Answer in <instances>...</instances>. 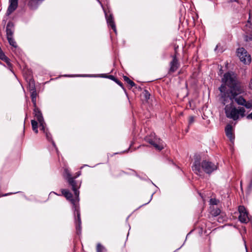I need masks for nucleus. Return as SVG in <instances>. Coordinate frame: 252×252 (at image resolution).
I'll use <instances>...</instances> for the list:
<instances>
[{
	"instance_id": "f257e3e1",
	"label": "nucleus",
	"mask_w": 252,
	"mask_h": 252,
	"mask_svg": "<svg viewBox=\"0 0 252 252\" xmlns=\"http://www.w3.org/2000/svg\"><path fill=\"white\" fill-rule=\"evenodd\" d=\"M220 100L225 106L224 110L227 118L236 121L239 119L240 117L243 118L245 116V109L242 107L236 108L229 96L220 94Z\"/></svg>"
},
{
	"instance_id": "f03ea898",
	"label": "nucleus",
	"mask_w": 252,
	"mask_h": 252,
	"mask_svg": "<svg viewBox=\"0 0 252 252\" xmlns=\"http://www.w3.org/2000/svg\"><path fill=\"white\" fill-rule=\"evenodd\" d=\"M222 85L226 88L227 86L229 89L226 88V91H240V82L238 80L237 75L232 71H228L224 74L221 79Z\"/></svg>"
},
{
	"instance_id": "7ed1b4c3",
	"label": "nucleus",
	"mask_w": 252,
	"mask_h": 252,
	"mask_svg": "<svg viewBox=\"0 0 252 252\" xmlns=\"http://www.w3.org/2000/svg\"><path fill=\"white\" fill-rule=\"evenodd\" d=\"M218 168L217 165L207 160H203L201 163L199 159H195L192 166V169L194 173L199 175L201 169L207 174H211Z\"/></svg>"
},
{
	"instance_id": "20e7f679",
	"label": "nucleus",
	"mask_w": 252,
	"mask_h": 252,
	"mask_svg": "<svg viewBox=\"0 0 252 252\" xmlns=\"http://www.w3.org/2000/svg\"><path fill=\"white\" fill-rule=\"evenodd\" d=\"M62 194L71 203L75 205V200L73 198L72 193L67 189H63L61 190ZM74 215L75 216V222L77 233L79 234L81 231V220L80 212L79 208L74 206Z\"/></svg>"
},
{
	"instance_id": "39448f33",
	"label": "nucleus",
	"mask_w": 252,
	"mask_h": 252,
	"mask_svg": "<svg viewBox=\"0 0 252 252\" xmlns=\"http://www.w3.org/2000/svg\"><path fill=\"white\" fill-rule=\"evenodd\" d=\"M219 90L220 92V94L229 96L232 100L233 104L234 102H236L238 105H244V104L246 102V100L242 96L238 95L243 92L241 88L239 92L237 91H226V88L223 85H222L219 88Z\"/></svg>"
},
{
	"instance_id": "423d86ee",
	"label": "nucleus",
	"mask_w": 252,
	"mask_h": 252,
	"mask_svg": "<svg viewBox=\"0 0 252 252\" xmlns=\"http://www.w3.org/2000/svg\"><path fill=\"white\" fill-rule=\"evenodd\" d=\"M81 172L79 171L76 173L74 177H72L69 170L67 168H64L63 175L64 178L67 180L68 184L71 186L72 189L74 191L77 199L79 198V191L78 189L80 188V185L79 186L77 185L75 179L81 175Z\"/></svg>"
},
{
	"instance_id": "0eeeda50",
	"label": "nucleus",
	"mask_w": 252,
	"mask_h": 252,
	"mask_svg": "<svg viewBox=\"0 0 252 252\" xmlns=\"http://www.w3.org/2000/svg\"><path fill=\"white\" fill-rule=\"evenodd\" d=\"M145 140L158 151H161L164 148L163 141L157 137L155 133H151L149 136H146Z\"/></svg>"
},
{
	"instance_id": "6e6552de",
	"label": "nucleus",
	"mask_w": 252,
	"mask_h": 252,
	"mask_svg": "<svg viewBox=\"0 0 252 252\" xmlns=\"http://www.w3.org/2000/svg\"><path fill=\"white\" fill-rule=\"evenodd\" d=\"M237 56L240 61L245 64L250 63L251 62V57L247 51L244 48H240L237 50Z\"/></svg>"
},
{
	"instance_id": "1a4fd4ad",
	"label": "nucleus",
	"mask_w": 252,
	"mask_h": 252,
	"mask_svg": "<svg viewBox=\"0 0 252 252\" xmlns=\"http://www.w3.org/2000/svg\"><path fill=\"white\" fill-rule=\"evenodd\" d=\"M29 90L31 93V97L32 101L33 103V106L35 107L36 105V96L37 93L34 85V80L32 79H30L29 82Z\"/></svg>"
},
{
	"instance_id": "9d476101",
	"label": "nucleus",
	"mask_w": 252,
	"mask_h": 252,
	"mask_svg": "<svg viewBox=\"0 0 252 252\" xmlns=\"http://www.w3.org/2000/svg\"><path fill=\"white\" fill-rule=\"evenodd\" d=\"M239 216L238 219L242 223H247L249 221L248 213L244 206H240L238 207Z\"/></svg>"
},
{
	"instance_id": "9b49d317",
	"label": "nucleus",
	"mask_w": 252,
	"mask_h": 252,
	"mask_svg": "<svg viewBox=\"0 0 252 252\" xmlns=\"http://www.w3.org/2000/svg\"><path fill=\"white\" fill-rule=\"evenodd\" d=\"M33 113L34 115V117L36 118L37 120L39 123L40 127L41 129H44V125H46L45 123L44 122L43 117L42 116V114L39 109L38 108L36 107H34Z\"/></svg>"
},
{
	"instance_id": "f8f14e48",
	"label": "nucleus",
	"mask_w": 252,
	"mask_h": 252,
	"mask_svg": "<svg viewBox=\"0 0 252 252\" xmlns=\"http://www.w3.org/2000/svg\"><path fill=\"white\" fill-rule=\"evenodd\" d=\"M18 0H9V6L6 11L5 15L9 16L13 13L18 7Z\"/></svg>"
},
{
	"instance_id": "ddd939ff",
	"label": "nucleus",
	"mask_w": 252,
	"mask_h": 252,
	"mask_svg": "<svg viewBox=\"0 0 252 252\" xmlns=\"http://www.w3.org/2000/svg\"><path fill=\"white\" fill-rule=\"evenodd\" d=\"M104 12L108 26L112 28V29L113 30L115 33H117L116 27L114 22V19L113 15L112 14H110L109 15H108L106 12L105 11Z\"/></svg>"
},
{
	"instance_id": "4468645a",
	"label": "nucleus",
	"mask_w": 252,
	"mask_h": 252,
	"mask_svg": "<svg viewBox=\"0 0 252 252\" xmlns=\"http://www.w3.org/2000/svg\"><path fill=\"white\" fill-rule=\"evenodd\" d=\"M179 67V63L176 56L175 55L172 57V60L170 63V68L169 72L170 73H173L177 70Z\"/></svg>"
},
{
	"instance_id": "2eb2a0df",
	"label": "nucleus",
	"mask_w": 252,
	"mask_h": 252,
	"mask_svg": "<svg viewBox=\"0 0 252 252\" xmlns=\"http://www.w3.org/2000/svg\"><path fill=\"white\" fill-rule=\"evenodd\" d=\"M44 0H29L28 2V6L30 9L34 10L38 8Z\"/></svg>"
},
{
	"instance_id": "dca6fc26",
	"label": "nucleus",
	"mask_w": 252,
	"mask_h": 252,
	"mask_svg": "<svg viewBox=\"0 0 252 252\" xmlns=\"http://www.w3.org/2000/svg\"><path fill=\"white\" fill-rule=\"evenodd\" d=\"M225 131L226 136L231 141H232L234 139V136L232 126L229 124L227 125L225 127Z\"/></svg>"
},
{
	"instance_id": "f3484780",
	"label": "nucleus",
	"mask_w": 252,
	"mask_h": 252,
	"mask_svg": "<svg viewBox=\"0 0 252 252\" xmlns=\"http://www.w3.org/2000/svg\"><path fill=\"white\" fill-rule=\"evenodd\" d=\"M14 31V24L11 22H9L6 27V36H13Z\"/></svg>"
},
{
	"instance_id": "a211bd4d",
	"label": "nucleus",
	"mask_w": 252,
	"mask_h": 252,
	"mask_svg": "<svg viewBox=\"0 0 252 252\" xmlns=\"http://www.w3.org/2000/svg\"><path fill=\"white\" fill-rule=\"evenodd\" d=\"M41 130L43 131V132L45 134V135H46V139L49 141H51L52 142V143L53 144V145L54 146V147H56V145H55V142L53 141L52 138V135L51 134V133L48 131V129L47 128H46L45 127V125H44V129H41Z\"/></svg>"
},
{
	"instance_id": "6ab92c4d",
	"label": "nucleus",
	"mask_w": 252,
	"mask_h": 252,
	"mask_svg": "<svg viewBox=\"0 0 252 252\" xmlns=\"http://www.w3.org/2000/svg\"><path fill=\"white\" fill-rule=\"evenodd\" d=\"M31 124H32V129L33 131H34L35 133H38V129H37L38 128V123H37V122L34 120H32L31 121Z\"/></svg>"
},
{
	"instance_id": "aec40b11",
	"label": "nucleus",
	"mask_w": 252,
	"mask_h": 252,
	"mask_svg": "<svg viewBox=\"0 0 252 252\" xmlns=\"http://www.w3.org/2000/svg\"><path fill=\"white\" fill-rule=\"evenodd\" d=\"M7 37V39L8 40V41L9 43V44L16 48L17 47V44H16V42H15L14 39L13 38V36H6Z\"/></svg>"
},
{
	"instance_id": "412c9836",
	"label": "nucleus",
	"mask_w": 252,
	"mask_h": 252,
	"mask_svg": "<svg viewBox=\"0 0 252 252\" xmlns=\"http://www.w3.org/2000/svg\"><path fill=\"white\" fill-rule=\"evenodd\" d=\"M124 79L125 81H126L128 84L130 85L131 87H134L135 86V84L134 82L131 80L128 77L126 76H123Z\"/></svg>"
},
{
	"instance_id": "4be33fe9",
	"label": "nucleus",
	"mask_w": 252,
	"mask_h": 252,
	"mask_svg": "<svg viewBox=\"0 0 252 252\" xmlns=\"http://www.w3.org/2000/svg\"><path fill=\"white\" fill-rule=\"evenodd\" d=\"M248 178L250 181L248 188L249 190H251L252 189V172L248 174Z\"/></svg>"
},
{
	"instance_id": "5701e85b",
	"label": "nucleus",
	"mask_w": 252,
	"mask_h": 252,
	"mask_svg": "<svg viewBox=\"0 0 252 252\" xmlns=\"http://www.w3.org/2000/svg\"><path fill=\"white\" fill-rule=\"evenodd\" d=\"M97 252H105L106 250L105 248L100 243H98L96 247Z\"/></svg>"
},
{
	"instance_id": "b1692460",
	"label": "nucleus",
	"mask_w": 252,
	"mask_h": 252,
	"mask_svg": "<svg viewBox=\"0 0 252 252\" xmlns=\"http://www.w3.org/2000/svg\"><path fill=\"white\" fill-rule=\"evenodd\" d=\"M220 213V210L219 208H216L212 211V214L213 216L216 217L219 216Z\"/></svg>"
},
{
	"instance_id": "393cba45",
	"label": "nucleus",
	"mask_w": 252,
	"mask_h": 252,
	"mask_svg": "<svg viewBox=\"0 0 252 252\" xmlns=\"http://www.w3.org/2000/svg\"><path fill=\"white\" fill-rule=\"evenodd\" d=\"M246 28H249V29L248 30V31L250 32H252V24H251L249 19L248 20L247 23L246 25Z\"/></svg>"
},
{
	"instance_id": "a878e982",
	"label": "nucleus",
	"mask_w": 252,
	"mask_h": 252,
	"mask_svg": "<svg viewBox=\"0 0 252 252\" xmlns=\"http://www.w3.org/2000/svg\"><path fill=\"white\" fill-rule=\"evenodd\" d=\"M245 40L246 41H249L252 40V34L250 33L249 35H245Z\"/></svg>"
},
{
	"instance_id": "bb28decb",
	"label": "nucleus",
	"mask_w": 252,
	"mask_h": 252,
	"mask_svg": "<svg viewBox=\"0 0 252 252\" xmlns=\"http://www.w3.org/2000/svg\"><path fill=\"white\" fill-rule=\"evenodd\" d=\"M245 107H246L247 108H251L252 107V105L251 102H247L246 101V102L244 104V105Z\"/></svg>"
},
{
	"instance_id": "cd10ccee",
	"label": "nucleus",
	"mask_w": 252,
	"mask_h": 252,
	"mask_svg": "<svg viewBox=\"0 0 252 252\" xmlns=\"http://www.w3.org/2000/svg\"><path fill=\"white\" fill-rule=\"evenodd\" d=\"M104 77H106V78H109L113 81H115V79H116V77H115L113 75H106L105 74H104Z\"/></svg>"
},
{
	"instance_id": "c85d7f7f",
	"label": "nucleus",
	"mask_w": 252,
	"mask_h": 252,
	"mask_svg": "<svg viewBox=\"0 0 252 252\" xmlns=\"http://www.w3.org/2000/svg\"><path fill=\"white\" fill-rule=\"evenodd\" d=\"M115 82H116L118 85H119L120 87H121L123 89H124V87L123 86V83L119 81L118 79H116L114 81Z\"/></svg>"
},
{
	"instance_id": "c756f323",
	"label": "nucleus",
	"mask_w": 252,
	"mask_h": 252,
	"mask_svg": "<svg viewBox=\"0 0 252 252\" xmlns=\"http://www.w3.org/2000/svg\"><path fill=\"white\" fill-rule=\"evenodd\" d=\"M194 121V120L193 117H192V116L190 117L189 118V125H191L192 123H193Z\"/></svg>"
},
{
	"instance_id": "7c9ffc66",
	"label": "nucleus",
	"mask_w": 252,
	"mask_h": 252,
	"mask_svg": "<svg viewBox=\"0 0 252 252\" xmlns=\"http://www.w3.org/2000/svg\"><path fill=\"white\" fill-rule=\"evenodd\" d=\"M210 202L212 204H213V205H217V200L215 199H211L210 200Z\"/></svg>"
},
{
	"instance_id": "2f4dec72",
	"label": "nucleus",
	"mask_w": 252,
	"mask_h": 252,
	"mask_svg": "<svg viewBox=\"0 0 252 252\" xmlns=\"http://www.w3.org/2000/svg\"><path fill=\"white\" fill-rule=\"evenodd\" d=\"M247 119L252 120V112L247 116Z\"/></svg>"
},
{
	"instance_id": "473e14b6",
	"label": "nucleus",
	"mask_w": 252,
	"mask_h": 252,
	"mask_svg": "<svg viewBox=\"0 0 252 252\" xmlns=\"http://www.w3.org/2000/svg\"><path fill=\"white\" fill-rule=\"evenodd\" d=\"M249 87L252 90V78L251 79L250 81V83L249 84Z\"/></svg>"
},
{
	"instance_id": "72a5a7b5",
	"label": "nucleus",
	"mask_w": 252,
	"mask_h": 252,
	"mask_svg": "<svg viewBox=\"0 0 252 252\" xmlns=\"http://www.w3.org/2000/svg\"><path fill=\"white\" fill-rule=\"evenodd\" d=\"M11 194H12V193H5V194H2V195H0V197H1V196H6L8 195Z\"/></svg>"
},
{
	"instance_id": "f704fd0d",
	"label": "nucleus",
	"mask_w": 252,
	"mask_h": 252,
	"mask_svg": "<svg viewBox=\"0 0 252 252\" xmlns=\"http://www.w3.org/2000/svg\"><path fill=\"white\" fill-rule=\"evenodd\" d=\"M217 47H218V45H217V46H216V48H215V50H217Z\"/></svg>"
},
{
	"instance_id": "c9c22d12",
	"label": "nucleus",
	"mask_w": 252,
	"mask_h": 252,
	"mask_svg": "<svg viewBox=\"0 0 252 252\" xmlns=\"http://www.w3.org/2000/svg\"><path fill=\"white\" fill-rule=\"evenodd\" d=\"M151 200H152V198H150V199L149 200V202L151 201Z\"/></svg>"
},
{
	"instance_id": "e433bc0d",
	"label": "nucleus",
	"mask_w": 252,
	"mask_h": 252,
	"mask_svg": "<svg viewBox=\"0 0 252 252\" xmlns=\"http://www.w3.org/2000/svg\"><path fill=\"white\" fill-rule=\"evenodd\" d=\"M151 200H152V198H150V199L149 200V202L151 201Z\"/></svg>"
},
{
	"instance_id": "4c0bfd02",
	"label": "nucleus",
	"mask_w": 252,
	"mask_h": 252,
	"mask_svg": "<svg viewBox=\"0 0 252 252\" xmlns=\"http://www.w3.org/2000/svg\"><path fill=\"white\" fill-rule=\"evenodd\" d=\"M151 200H152V198H150V199L149 200V202L151 201Z\"/></svg>"
}]
</instances>
